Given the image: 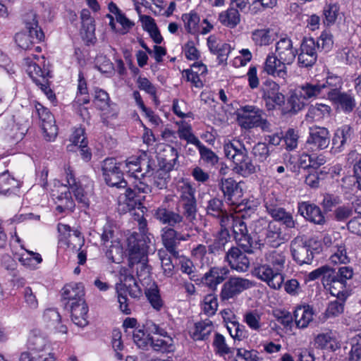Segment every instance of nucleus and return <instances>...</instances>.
Wrapping results in <instances>:
<instances>
[{
  "mask_svg": "<svg viewBox=\"0 0 361 361\" xmlns=\"http://www.w3.org/2000/svg\"><path fill=\"white\" fill-rule=\"evenodd\" d=\"M178 204L183 210L181 214L176 210L161 206L155 211L154 217L166 227L174 228L191 229L190 224L197 219V201L195 197V189L188 183H182L178 185Z\"/></svg>",
  "mask_w": 361,
  "mask_h": 361,
  "instance_id": "1",
  "label": "nucleus"
},
{
  "mask_svg": "<svg viewBox=\"0 0 361 361\" xmlns=\"http://www.w3.org/2000/svg\"><path fill=\"white\" fill-rule=\"evenodd\" d=\"M286 255L283 251L272 250L265 253L264 258L253 263L252 275L273 289H279L284 281L283 271Z\"/></svg>",
  "mask_w": 361,
  "mask_h": 361,
  "instance_id": "2",
  "label": "nucleus"
},
{
  "mask_svg": "<svg viewBox=\"0 0 361 361\" xmlns=\"http://www.w3.org/2000/svg\"><path fill=\"white\" fill-rule=\"evenodd\" d=\"M298 50L293 48L290 37H283L275 44V52L269 53L263 63V72L274 78L286 79L288 75L287 66L295 59Z\"/></svg>",
  "mask_w": 361,
  "mask_h": 361,
  "instance_id": "3",
  "label": "nucleus"
},
{
  "mask_svg": "<svg viewBox=\"0 0 361 361\" xmlns=\"http://www.w3.org/2000/svg\"><path fill=\"white\" fill-rule=\"evenodd\" d=\"M149 240L144 234L134 233L128 238L129 265L136 269L140 280L149 276L150 268L147 264L148 243Z\"/></svg>",
  "mask_w": 361,
  "mask_h": 361,
  "instance_id": "4",
  "label": "nucleus"
},
{
  "mask_svg": "<svg viewBox=\"0 0 361 361\" xmlns=\"http://www.w3.org/2000/svg\"><path fill=\"white\" fill-rule=\"evenodd\" d=\"M225 156L233 161V171L243 176H247L255 171V166L248 157L244 143L237 139L225 142L224 145Z\"/></svg>",
  "mask_w": 361,
  "mask_h": 361,
  "instance_id": "5",
  "label": "nucleus"
},
{
  "mask_svg": "<svg viewBox=\"0 0 361 361\" xmlns=\"http://www.w3.org/2000/svg\"><path fill=\"white\" fill-rule=\"evenodd\" d=\"M29 351L23 352L20 361H54L56 357L51 351L50 345L46 336L39 330L30 332L27 343Z\"/></svg>",
  "mask_w": 361,
  "mask_h": 361,
  "instance_id": "6",
  "label": "nucleus"
},
{
  "mask_svg": "<svg viewBox=\"0 0 361 361\" xmlns=\"http://www.w3.org/2000/svg\"><path fill=\"white\" fill-rule=\"evenodd\" d=\"M353 269L350 267L343 266L326 276L327 279L324 282L325 288L329 290L331 295L337 298H348L351 295L350 286L348 283L353 276Z\"/></svg>",
  "mask_w": 361,
  "mask_h": 361,
  "instance_id": "7",
  "label": "nucleus"
},
{
  "mask_svg": "<svg viewBox=\"0 0 361 361\" xmlns=\"http://www.w3.org/2000/svg\"><path fill=\"white\" fill-rule=\"evenodd\" d=\"M116 290L120 310L125 314H130L131 310L128 307L127 293L132 298H139L142 290L132 274L126 269L120 273V282L116 284Z\"/></svg>",
  "mask_w": 361,
  "mask_h": 361,
  "instance_id": "8",
  "label": "nucleus"
},
{
  "mask_svg": "<svg viewBox=\"0 0 361 361\" xmlns=\"http://www.w3.org/2000/svg\"><path fill=\"white\" fill-rule=\"evenodd\" d=\"M25 28L27 33H18L16 35V42L23 49H29L32 44L41 42L44 35L39 27L37 15L33 11L25 13L23 17Z\"/></svg>",
  "mask_w": 361,
  "mask_h": 361,
  "instance_id": "9",
  "label": "nucleus"
},
{
  "mask_svg": "<svg viewBox=\"0 0 361 361\" xmlns=\"http://www.w3.org/2000/svg\"><path fill=\"white\" fill-rule=\"evenodd\" d=\"M191 229H178L173 227H164L161 230L163 245L171 256L180 257L178 246L181 241H188L191 238L188 233Z\"/></svg>",
  "mask_w": 361,
  "mask_h": 361,
  "instance_id": "10",
  "label": "nucleus"
},
{
  "mask_svg": "<svg viewBox=\"0 0 361 361\" xmlns=\"http://www.w3.org/2000/svg\"><path fill=\"white\" fill-rule=\"evenodd\" d=\"M264 202L267 213L274 221L281 222L288 228L295 227L296 221L294 220L292 214L281 206V200L274 193L268 194Z\"/></svg>",
  "mask_w": 361,
  "mask_h": 361,
  "instance_id": "11",
  "label": "nucleus"
},
{
  "mask_svg": "<svg viewBox=\"0 0 361 361\" xmlns=\"http://www.w3.org/2000/svg\"><path fill=\"white\" fill-rule=\"evenodd\" d=\"M34 107L32 116H37L41 121L44 137L47 141L54 140L58 134L55 119L50 111L37 101L32 103Z\"/></svg>",
  "mask_w": 361,
  "mask_h": 361,
  "instance_id": "12",
  "label": "nucleus"
},
{
  "mask_svg": "<svg viewBox=\"0 0 361 361\" xmlns=\"http://www.w3.org/2000/svg\"><path fill=\"white\" fill-rule=\"evenodd\" d=\"M122 166H123V164L117 162L115 158H107L104 160L102 165L103 176L108 185L118 188L127 187L128 183L123 177Z\"/></svg>",
  "mask_w": 361,
  "mask_h": 361,
  "instance_id": "13",
  "label": "nucleus"
},
{
  "mask_svg": "<svg viewBox=\"0 0 361 361\" xmlns=\"http://www.w3.org/2000/svg\"><path fill=\"white\" fill-rule=\"evenodd\" d=\"M253 283L249 279L233 276L228 279L222 286L219 298L221 302L235 300L244 290L252 287Z\"/></svg>",
  "mask_w": 361,
  "mask_h": 361,
  "instance_id": "14",
  "label": "nucleus"
},
{
  "mask_svg": "<svg viewBox=\"0 0 361 361\" xmlns=\"http://www.w3.org/2000/svg\"><path fill=\"white\" fill-rule=\"evenodd\" d=\"M57 227L59 232L68 238V246L73 249H78V263L80 265H83L87 260V252L81 250L84 245V238L81 233L78 230H72L70 226L67 224H59Z\"/></svg>",
  "mask_w": 361,
  "mask_h": 361,
  "instance_id": "15",
  "label": "nucleus"
},
{
  "mask_svg": "<svg viewBox=\"0 0 361 361\" xmlns=\"http://www.w3.org/2000/svg\"><path fill=\"white\" fill-rule=\"evenodd\" d=\"M232 231L233 238L238 246L247 254L252 253V239L248 232L247 223L243 218L238 216L233 219Z\"/></svg>",
  "mask_w": 361,
  "mask_h": 361,
  "instance_id": "16",
  "label": "nucleus"
},
{
  "mask_svg": "<svg viewBox=\"0 0 361 361\" xmlns=\"http://www.w3.org/2000/svg\"><path fill=\"white\" fill-rule=\"evenodd\" d=\"M291 255L298 264H310L314 258V252L311 247L307 244L302 237L297 236L290 244Z\"/></svg>",
  "mask_w": 361,
  "mask_h": 361,
  "instance_id": "17",
  "label": "nucleus"
},
{
  "mask_svg": "<svg viewBox=\"0 0 361 361\" xmlns=\"http://www.w3.org/2000/svg\"><path fill=\"white\" fill-rule=\"evenodd\" d=\"M262 91L268 110H272L276 106H282L285 103V97L280 92L279 84L272 80H267L263 82Z\"/></svg>",
  "mask_w": 361,
  "mask_h": 361,
  "instance_id": "18",
  "label": "nucleus"
},
{
  "mask_svg": "<svg viewBox=\"0 0 361 361\" xmlns=\"http://www.w3.org/2000/svg\"><path fill=\"white\" fill-rule=\"evenodd\" d=\"M330 133L324 127L314 126L310 128L306 147L311 151H319L329 147Z\"/></svg>",
  "mask_w": 361,
  "mask_h": 361,
  "instance_id": "19",
  "label": "nucleus"
},
{
  "mask_svg": "<svg viewBox=\"0 0 361 361\" xmlns=\"http://www.w3.org/2000/svg\"><path fill=\"white\" fill-rule=\"evenodd\" d=\"M264 112L262 109L253 105H245L238 109L237 115L239 125L245 129L255 128Z\"/></svg>",
  "mask_w": 361,
  "mask_h": 361,
  "instance_id": "20",
  "label": "nucleus"
},
{
  "mask_svg": "<svg viewBox=\"0 0 361 361\" xmlns=\"http://www.w3.org/2000/svg\"><path fill=\"white\" fill-rule=\"evenodd\" d=\"M298 63L301 68L312 67L317 59L316 42L312 37L304 38L298 51Z\"/></svg>",
  "mask_w": 361,
  "mask_h": 361,
  "instance_id": "21",
  "label": "nucleus"
},
{
  "mask_svg": "<svg viewBox=\"0 0 361 361\" xmlns=\"http://www.w3.org/2000/svg\"><path fill=\"white\" fill-rule=\"evenodd\" d=\"M246 253L244 250H241L238 247L233 246L226 252L225 259L232 269L245 272L250 266V260Z\"/></svg>",
  "mask_w": 361,
  "mask_h": 361,
  "instance_id": "22",
  "label": "nucleus"
},
{
  "mask_svg": "<svg viewBox=\"0 0 361 361\" xmlns=\"http://www.w3.org/2000/svg\"><path fill=\"white\" fill-rule=\"evenodd\" d=\"M298 213L307 221L317 225L323 226L326 221L319 207L307 202L298 204Z\"/></svg>",
  "mask_w": 361,
  "mask_h": 361,
  "instance_id": "23",
  "label": "nucleus"
},
{
  "mask_svg": "<svg viewBox=\"0 0 361 361\" xmlns=\"http://www.w3.org/2000/svg\"><path fill=\"white\" fill-rule=\"evenodd\" d=\"M229 274V270L226 267H214L200 277L198 283H202L212 290H215L217 286L221 283Z\"/></svg>",
  "mask_w": 361,
  "mask_h": 361,
  "instance_id": "24",
  "label": "nucleus"
},
{
  "mask_svg": "<svg viewBox=\"0 0 361 361\" xmlns=\"http://www.w3.org/2000/svg\"><path fill=\"white\" fill-rule=\"evenodd\" d=\"M142 179H145V177L142 178L140 175H135L132 183L133 189L128 188L126 190L125 201L130 207L129 209L134 208L137 204V200L135 199L137 193H148L151 192V187Z\"/></svg>",
  "mask_w": 361,
  "mask_h": 361,
  "instance_id": "25",
  "label": "nucleus"
},
{
  "mask_svg": "<svg viewBox=\"0 0 361 361\" xmlns=\"http://www.w3.org/2000/svg\"><path fill=\"white\" fill-rule=\"evenodd\" d=\"M122 164H123L122 168L126 169V172L132 178L139 173L142 178L149 176L151 166L149 161L147 162L140 157H130Z\"/></svg>",
  "mask_w": 361,
  "mask_h": 361,
  "instance_id": "26",
  "label": "nucleus"
},
{
  "mask_svg": "<svg viewBox=\"0 0 361 361\" xmlns=\"http://www.w3.org/2000/svg\"><path fill=\"white\" fill-rule=\"evenodd\" d=\"M66 173L67 184L69 189L73 193L76 200L82 207L87 208L90 204V201L87 192H85L80 183L77 181L71 170L69 169H67Z\"/></svg>",
  "mask_w": 361,
  "mask_h": 361,
  "instance_id": "27",
  "label": "nucleus"
},
{
  "mask_svg": "<svg viewBox=\"0 0 361 361\" xmlns=\"http://www.w3.org/2000/svg\"><path fill=\"white\" fill-rule=\"evenodd\" d=\"M353 129L349 125H344L338 128L332 138L331 152L333 153L342 152L345 145L350 141Z\"/></svg>",
  "mask_w": 361,
  "mask_h": 361,
  "instance_id": "28",
  "label": "nucleus"
},
{
  "mask_svg": "<svg viewBox=\"0 0 361 361\" xmlns=\"http://www.w3.org/2000/svg\"><path fill=\"white\" fill-rule=\"evenodd\" d=\"M262 238L265 243L273 247H279L288 240L282 233L281 226L274 221H269L268 228L265 231Z\"/></svg>",
  "mask_w": 361,
  "mask_h": 361,
  "instance_id": "29",
  "label": "nucleus"
},
{
  "mask_svg": "<svg viewBox=\"0 0 361 361\" xmlns=\"http://www.w3.org/2000/svg\"><path fill=\"white\" fill-rule=\"evenodd\" d=\"M320 82L322 83L324 97L330 101L341 92L343 81L339 76L329 75L325 80Z\"/></svg>",
  "mask_w": 361,
  "mask_h": 361,
  "instance_id": "30",
  "label": "nucleus"
},
{
  "mask_svg": "<svg viewBox=\"0 0 361 361\" xmlns=\"http://www.w3.org/2000/svg\"><path fill=\"white\" fill-rule=\"evenodd\" d=\"M159 154L162 166L165 171H171L179 166L178 161V153L173 147L169 145L164 146Z\"/></svg>",
  "mask_w": 361,
  "mask_h": 361,
  "instance_id": "31",
  "label": "nucleus"
},
{
  "mask_svg": "<svg viewBox=\"0 0 361 361\" xmlns=\"http://www.w3.org/2000/svg\"><path fill=\"white\" fill-rule=\"evenodd\" d=\"M20 190L19 181L8 171L0 173V194L5 196L17 195Z\"/></svg>",
  "mask_w": 361,
  "mask_h": 361,
  "instance_id": "32",
  "label": "nucleus"
},
{
  "mask_svg": "<svg viewBox=\"0 0 361 361\" xmlns=\"http://www.w3.org/2000/svg\"><path fill=\"white\" fill-rule=\"evenodd\" d=\"M219 188L228 204H236L234 197L241 192V190H239L238 183L234 179L231 178H221L219 183Z\"/></svg>",
  "mask_w": 361,
  "mask_h": 361,
  "instance_id": "33",
  "label": "nucleus"
},
{
  "mask_svg": "<svg viewBox=\"0 0 361 361\" xmlns=\"http://www.w3.org/2000/svg\"><path fill=\"white\" fill-rule=\"evenodd\" d=\"M84 295V287L82 283L66 284L63 288L62 298L67 300L70 305L74 302L78 304L79 302L85 301Z\"/></svg>",
  "mask_w": 361,
  "mask_h": 361,
  "instance_id": "34",
  "label": "nucleus"
},
{
  "mask_svg": "<svg viewBox=\"0 0 361 361\" xmlns=\"http://www.w3.org/2000/svg\"><path fill=\"white\" fill-rule=\"evenodd\" d=\"M71 314L73 322L80 327H85L88 324L87 312L88 307L85 301L76 302L71 304Z\"/></svg>",
  "mask_w": 361,
  "mask_h": 361,
  "instance_id": "35",
  "label": "nucleus"
},
{
  "mask_svg": "<svg viewBox=\"0 0 361 361\" xmlns=\"http://www.w3.org/2000/svg\"><path fill=\"white\" fill-rule=\"evenodd\" d=\"M43 319L48 327L57 332L66 334L68 331L66 326L61 324V315L56 309H47L43 314Z\"/></svg>",
  "mask_w": 361,
  "mask_h": 361,
  "instance_id": "36",
  "label": "nucleus"
},
{
  "mask_svg": "<svg viewBox=\"0 0 361 361\" xmlns=\"http://www.w3.org/2000/svg\"><path fill=\"white\" fill-rule=\"evenodd\" d=\"M313 310L309 305L298 306L294 311L295 324L299 329H305L308 326L313 319Z\"/></svg>",
  "mask_w": 361,
  "mask_h": 361,
  "instance_id": "37",
  "label": "nucleus"
},
{
  "mask_svg": "<svg viewBox=\"0 0 361 361\" xmlns=\"http://www.w3.org/2000/svg\"><path fill=\"white\" fill-rule=\"evenodd\" d=\"M213 329L212 322L207 319L195 323L190 335L195 341H202L208 338Z\"/></svg>",
  "mask_w": 361,
  "mask_h": 361,
  "instance_id": "38",
  "label": "nucleus"
},
{
  "mask_svg": "<svg viewBox=\"0 0 361 361\" xmlns=\"http://www.w3.org/2000/svg\"><path fill=\"white\" fill-rule=\"evenodd\" d=\"M331 102L345 114L351 113L356 105L353 96L347 92H341Z\"/></svg>",
  "mask_w": 361,
  "mask_h": 361,
  "instance_id": "39",
  "label": "nucleus"
},
{
  "mask_svg": "<svg viewBox=\"0 0 361 361\" xmlns=\"http://www.w3.org/2000/svg\"><path fill=\"white\" fill-rule=\"evenodd\" d=\"M300 95H304L307 99L312 98H325L320 81L306 82L299 87Z\"/></svg>",
  "mask_w": 361,
  "mask_h": 361,
  "instance_id": "40",
  "label": "nucleus"
},
{
  "mask_svg": "<svg viewBox=\"0 0 361 361\" xmlns=\"http://www.w3.org/2000/svg\"><path fill=\"white\" fill-rule=\"evenodd\" d=\"M220 23L228 27L233 28L240 22V16L238 9L230 7L219 16Z\"/></svg>",
  "mask_w": 361,
  "mask_h": 361,
  "instance_id": "41",
  "label": "nucleus"
},
{
  "mask_svg": "<svg viewBox=\"0 0 361 361\" xmlns=\"http://www.w3.org/2000/svg\"><path fill=\"white\" fill-rule=\"evenodd\" d=\"M206 214L212 218L220 216L226 210L223 200L218 197H212L204 206Z\"/></svg>",
  "mask_w": 361,
  "mask_h": 361,
  "instance_id": "42",
  "label": "nucleus"
},
{
  "mask_svg": "<svg viewBox=\"0 0 361 361\" xmlns=\"http://www.w3.org/2000/svg\"><path fill=\"white\" fill-rule=\"evenodd\" d=\"M27 65L26 72L28 75L32 78L34 82H37L41 78L51 77L49 71L47 69H42V68L32 59L27 58L25 59Z\"/></svg>",
  "mask_w": 361,
  "mask_h": 361,
  "instance_id": "43",
  "label": "nucleus"
},
{
  "mask_svg": "<svg viewBox=\"0 0 361 361\" xmlns=\"http://www.w3.org/2000/svg\"><path fill=\"white\" fill-rule=\"evenodd\" d=\"M314 345L319 349L336 350L338 348L335 338L331 332L319 334L314 338Z\"/></svg>",
  "mask_w": 361,
  "mask_h": 361,
  "instance_id": "44",
  "label": "nucleus"
},
{
  "mask_svg": "<svg viewBox=\"0 0 361 361\" xmlns=\"http://www.w3.org/2000/svg\"><path fill=\"white\" fill-rule=\"evenodd\" d=\"M251 39L257 47L268 46L272 43L274 39L270 35V29H256L251 33Z\"/></svg>",
  "mask_w": 361,
  "mask_h": 361,
  "instance_id": "45",
  "label": "nucleus"
},
{
  "mask_svg": "<svg viewBox=\"0 0 361 361\" xmlns=\"http://www.w3.org/2000/svg\"><path fill=\"white\" fill-rule=\"evenodd\" d=\"M149 345L155 351L166 353L173 350V340L171 336L163 337V338H151Z\"/></svg>",
  "mask_w": 361,
  "mask_h": 361,
  "instance_id": "46",
  "label": "nucleus"
},
{
  "mask_svg": "<svg viewBox=\"0 0 361 361\" xmlns=\"http://www.w3.org/2000/svg\"><path fill=\"white\" fill-rule=\"evenodd\" d=\"M57 201L56 210L61 214L63 212H71L75 208V203L70 195V192H65L56 197Z\"/></svg>",
  "mask_w": 361,
  "mask_h": 361,
  "instance_id": "47",
  "label": "nucleus"
},
{
  "mask_svg": "<svg viewBox=\"0 0 361 361\" xmlns=\"http://www.w3.org/2000/svg\"><path fill=\"white\" fill-rule=\"evenodd\" d=\"M179 265L180 269L183 274H187L191 281L198 283L200 276L197 274L195 267L190 259L180 257Z\"/></svg>",
  "mask_w": 361,
  "mask_h": 361,
  "instance_id": "48",
  "label": "nucleus"
},
{
  "mask_svg": "<svg viewBox=\"0 0 361 361\" xmlns=\"http://www.w3.org/2000/svg\"><path fill=\"white\" fill-rule=\"evenodd\" d=\"M213 346L216 353L221 356L231 355L235 350V348H230L227 345L225 337L219 333L214 334Z\"/></svg>",
  "mask_w": 361,
  "mask_h": 361,
  "instance_id": "49",
  "label": "nucleus"
},
{
  "mask_svg": "<svg viewBox=\"0 0 361 361\" xmlns=\"http://www.w3.org/2000/svg\"><path fill=\"white\" fill-rule=\"evenodd\" d=\"M252 154L256 161L263 163L269 157L270 150L265 142H258L252 147Z\"/></svg>",
  "mask_w": 361,
  "mask_h": 361,
  "instance_id": "50",
  "label": "nucleus"
},
{
  "mask_svg": "<svg viewBox=\"0 0 361 361\" xmlns=\"http://www.w3.org/2000/svg\"><path fill=\"white\" fill-rule=\"evenodd\" d=\"M339 11V6L337 4L326 5L323 9L324 16V23L329 26L335 23Z\"/></svg>",
  "mask_w": 361,
  "mask_h": 361,
  "instance_id": "51",
  "label": "nucleus"
},
{
  "mask_svg": "<svg viewBox=\"0 0 361 361\" xmlns=\"http://www.w3.org/2000/svg\"><path fill=\"white\" fill-rule=\"evenodd\" d=\"M347 298H336L329 302L326 310V314L328 317H336L343 312L344 306Z\"/></svg>",
  "mask_w": 361,
  "mask_h": 361,
  "instance_id": "52",
  "label": "nucleus"
},
{
  "mask_svg": "<svg viewBox=\"0 0 361 361\" xmlns=\"http://www.w3.org/2000/svg\"><path fill=\"white\" fill-rule=\"evenodd\" d=\"M199 150L201 159L207 164L215 165L218 161L217 155L209 148L204 146L201 142L196 145Z\"/></svg>",
  "mask_w": 361,
  "mask_h": 361,
  "instance_id": "53",
  "label": "nucleus"
},
{
  "mask_svg": "<svg viewBox=\"0 0 361 361\" xmlns=\"http://www.w3.org/2000/svg\"><path fill=\"white\" fill-rule=\"evenodd\" d=\"M36 293V291L30 286L25 287L21 292L23 302L25 303L26 307L30 309L35 310L38 307L39 303Z\"/></svg>",
  "mask_w": 361,
  "mask_h": 361,
  "instance_id": "54",
  "label": "nucleus"
},
{
  "mask_svg": "<svg viewBox=\"0 0 361 361\" xmlns=\"http://www.w3.org/2000/svg\"><path fill=\"white\" fill-rule=\"evenodd\" d=\"M177 134L180 140H186L188 143H190L196 146L200 142V140L193 134L192 128L190 125H183L180 126L177 130Z\"/></svg>",
  "mask_w": 361,
  "mask_h": 361,
  "instance_id": "55",
  "label": "nucleus"
},
{
  "mask_svg": "<svg viewBox=\"0 0 361 361\" xmlns=\"http://www.w3.org/2000/svg\"><path fill=\"white\" fill-rule=\"evenodd\" d=\"M238 216H234L232 214H229L227 210L223 212V214H220L219 217H214V219L219 220V224L221 226V231H219V235L222 238L229 237V232L227 229V227L231 223L233 224V219L237 218Z\"/></svg>",
  "mask_w": 361,
  "mask_h": 361,
  "instance_id": "56",
  "label": "nucleus"
},
{
  "mask_svg": "<svg viewBox=\"0 0 361 361\" xmlns=\"http://www.w3.org/2000/svg\"><path fill=\"white\" fill-rule=\"evenodd\" d=\"M185 27L190 33H195L198 31L200 17L196 13H185L182 16Z\"/></svg>",
  "mask_w": 361,
  "mask_h": 361,
  "instance_id": "57",
  "label": "nucleus"
},
{
  "mask_svg": "<svg viewBox=\"0 0 361 361\" xmlns=\"http://www.w3.org/2000/svg\"><path fill=\"white\" fill-rule=\"evenodd\" d=\"M333 45L332 34L326 30L323 31L316 42V47L327 52L332 49Z\"/></svg>",
  "mask_w": 361,
  "mask_h": 361,
  "instance_id": "58",
  "label": "nucleus"
},
{
  "mask_svg": "<svg viewBox=\"0 0 361 361\" xmlns=\"http://www.w3.org/2000/svg\"><path fill=\"white\" fill-rule=\"evenodd\" d=\"M235 361H260L258 352L255 350H248L245 348H238Z\"/></svg>",
  "mask_w": 361,
  "mask_h": 361,
  "instance_id": "59",
  "label": "nucleus"
},
{
  "mask_svg": "<svg viewBox=\"0 0 361 361\" xmlns=\"http://www.w3.org/2000/svg\"><path fill=\"white\" fill-rule=\"evenodd\" d=\"M306 100L304 95H300V90L298 87L289 97L288 104L291 106V109L297 112L304 107Z\"/></svg>",
  "mask_w": 361,
  "mask_h": 361,
  "instance_id": "60",
  "label": "nucleus"
},
{
  "mask_svg": "<svg viewBox=\"0 0 361 361\" xmlns=\"http://www.w3.org/2000/svg\"><path fill=\"white\" fill-rule=\"evenodd\" d=\"M353 214V207L350 205L338 206L334 211V219L339 222H345Z\"/></svg>",
  "mask_w": 361,
  "mask_h": 361,
  "instance_id": "61",
  "label": "nucleus"
},
{
  "mask_svg": "<svg viewBox=\"0 0 361 361\" xmlns=\"http://www.w3.org/2000/svg\"><path fill=\"white\" fill-rule=\"evenodd\" d=\"M27 255H23L20 259L22 264L30 269H35L36 266L42 261V257L39 253L33 252L25 250Z\"/></svg>",
  "mask_w": 361,
  "mask_h": 361,
  "instance_id": "62",
  "label": "nucleus"
},
{
  "mask_svg": "<svg viewBox=\"0 0 361 361\" xmlns=\"http://www.w3.org/2000/svg\"><path fill=\"white\" fill-rule=\"evenodd\" d=\"M151 336L149 334H146L142 329H135L133 332V338L135 343L138 348L145 349L149 345Z\"/></svg>",
  "mask_w": 361,
  "mask_h": 361,
  "instance_id": "63",
  "label": "nucleus"
},
{
  "mask_svg": "<svg viewBox=\"0 0 361 361\" xmlns=\"http://www.w3.org/2000/svg\"><path fill=\"white\" fill-rule=\"evenodd\" d=\"M244 322L254 331L261 329V315L256 311H250L244 314Z\"/></svg>",
  "mask_w": 361,
  "mask_h": 361,
  "instance_id": "64",
  "label": "nucleus"
}]
</instances>
